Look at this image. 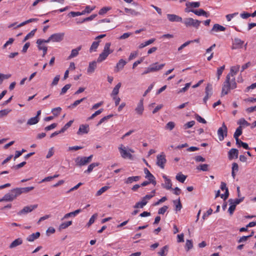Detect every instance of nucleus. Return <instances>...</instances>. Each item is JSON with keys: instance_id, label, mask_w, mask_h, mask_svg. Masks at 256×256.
<instances>
[{"instance_id": "nucleus-36", "label": "nucleus", "mask_w": 256, "mask_h": 256, "mask_svg": "<svg viewBox=\"0 0 256 256\" xmlns=\"http://www.w3.org/2000/svg\"><path fill=\"white\" fill-rule=\"evenodd\" d=\"M100 164L98 162H94L91 164L89 165L87 170H86L84 172L90 173L95 167L98 166Z\"/></svg>"}, {"instance_id": "nucleus-45", "label": "nucleus", "mask_w": 256, "mask_h": 256, "mask_svg": "<svg viewBox=\"0 0 256 256\" xmlns=\"http://www.w3.org/2000/svg\"><path fill=\"white\" fill-rule=\"evenodd\" d=\"M100 42V41H94L92 42V44L90 48V52H92V50H94V51L96 50V48H98V47L99 45Z\"/></svg>"}, {"instance_id": "nucleus-51", "label": "nucleus", "mask_w": 256, "mask_h": 256, "mask_svg": "<svg viewBox=\"0 0 256 256\" xmlns=\"http://www.w3.org/2000/svg\"><path fill=\"white\" fill-rule=\"evenodd\" d=\"M212 84H207L206 87V89H205L206 94L211 96L212 94Z\"/></svg>"}, {"instance_id": "nucleus-12", "label": "nucleus", "mask_w": 256, "mask_h": 256, "mask_svg": "<svg viewBox=\"0 0 256 256\" xmlns=\"http://www.w3.org/2000/svg\"><path fill=\"white\" fill-rule=\"evenodd\" d=\"M144 110V98H141L135 108V112L138 114L142 116Z\"/></svg>"}, {"instance_id": "nucleus-50", "label": "nucleus", "mask_w": 256, "mask_h": 256, "mask_svg": "<svg viewBox=\"0 0 256 256\" xmlns=\"http://www.w3.org/2000/svg\"><path fill=\"white\" fill-rule=\"evenodd\" d=\"M173 202L176 204V210L180 211L182 208V205L181 204L180 199L178 198V202H176V200H174Z\"/></svg>"}, {"instance_id": "nucleus-13", "label": "nucleus", "mask_w": 256, "mask_h": 256, "mask_svg": "<svg viewBox=\"0 0 256 256\" xmlns=\"http://www.w3.org/2000/svg\"><path fill=\"white\" fill-rule=\"evenodd\" d=\"M64 36V33H56L50 36L52 42H60L62 41Z\"/></svg>"}, {"instance_id": "nucleus-15", "label": "nucleus", "mask_w": 256, "mask_h": 256, "mask_svg": "<svg viewBox=\"0 0 256 256\" xmlns=\"http://www.w3.org/2000/svg\"><path fill=\"white\" fill-rule=\"evenodd\" d=\"M144 172L146 174V178H148V180H150V182H152V184L155 186L156 182L154 176L150 172L147 168L144 169Z\"/></svg>"}, {"instance_id": "nucleus-42", "label": "nucleus", "mask_w": 256, "mask_h": 256, "mask_svg": "<svg viewBox=\"0 0 256 256\" xmlns=\"http://www.w3.org/2000/svg\"><path fill=\"white\" fill-rule=\"evenodd\" d=\"M98 216V214L96 213L94 214H93L92 217L90 218L89 222L87 224V226L89 227L90 226H91L95 221L96 219L97 218Z\"/></svg>"}, {"instance_id": "nucleus-44", "label": "nucleus", "mask_w": 256, "mask_h": 256, "mask_svg": "<svg viewBox=\"0 0 256 256\" xmlns=\"http://www.w3.org/2000/svg\"><path fill=\"white\" fill-rule=\"evenodd\" d=\"M175 126L176 124L174 122H170L166 125L165 128L169 130H172L175 127Z\"/></svg>"}, {"instance_id": "nucleus-6", "label": "nucleus", "mask_w": 256, "mask_h": 256, "mask_svg": "<svg viewBox=\"0 0 256 256\" xmlns=\"http://www.w3.org/2000/svg\"><path fill=\"white\" fill-rule=\"evenodd\" d=\"M182 22L186 27L192 26L196 28H198L201 22L200 20L193 19L191 18H186L182 21Z\"/></svg>"}, {"instance_id": "nucleus-37", "label": "nucleus", "mask_w": 256, "mask_h": 256, "mask_svg": "<svg viewBox=\"0 0 256 256\" xmlns=\"http://www.w3.org/2000/svg\"><path fill=\"white\" fill-rule=\"evenodd\" d=\"M168 246H165L162 247L160 252H158V254L160 256H165L168 252Z\"/></svg>"}, {"instance_id": "nucleus-4", "label": "nucleus", "mask_w": 256, "mask_h": 256, "mask_svg": "<svg viewBox=\"0 0 256 256\" xmlns=\"http://www.w3.org/2000/svg\"><path fill=\"white\" fill-rule=\"evenodd\" d=\"M92 154L88 157L78 156L75 159L76 164L79 167L86 166L92 161Z\"/></svg>"}, {"instance_id": "nucleus-54", "label": "nucleus", "mask_w": 256, "mask_h": 256, "mask_svg": "<svg viewBox=\"0 0 256 256\" xmlns=\"http://www.w3.org/2000/svg\"><path fill=\"white\" fill-rule=\"evenodd\" d=\"M195 124V122L194 120H192L190 122H188L185 124L184 125V128L185 130L190 128L194 126Z\"/></svg>"}, {"instance_id": "nucleus-16", "label": "nucleus", "mask_w": 256, "mask_h": 256, "mask_svg": "<svg viewBox=\"0 0 256 256\" xmlns=\"http://www.w3.org/2000/svg\"><path fill=\"white\" fill-rule=\"evenodd\" d=\"M167 18L171 22H182V17L174 14H168Z\"/></svg>"}, {"instance_id": "nucleus-38", "label": "nucleus", "mask_w": 256, "mask_h": 256, "mask_svg": "<svg viewBox=\"0 0 256 256\" xmlns=\"http://www.w3.org/2000/svg\"><path fill=\"white\" fill-rule=\"evenodd\" d=\"M228 202H230V206L228 210V211L230 214H232L236 209V204H233V200L230 199Z\"/></svg>"}, {"instance_id": "nucleus-64", "label": "nucleus", "mask_w": 256, "mask_h": 256, "mask_svg": "<svg viewBox=\"0 0 256 256\" xmlns=\"http://www.w3.org/2000/svg\"><path fill=\"white\" fill-rule=\"evenodd\" d=\"M168 206H162V208H160L158 212V214H164L166 212V210H168Z\"/></svg>"}, {"instance_id": "nucleus-32", "label": "nucleus", "mask_w": 256, "mask_h": 256, "mask_svg": "<svg viewBox=\"0 0 256 256\" xmlns=\"http://www.w3.org/2000/svg\"><path fill=\"white\" fill-rule=\"evenodd\" d=\"M11 192L14 199H16L18 196L22 194V192L20 188H16L12 189Z\"/></svg>"}, {"instance_id": "nucleus-59", "label": "nucleus", "mask_w": 256, "mask_h": 256, "mask_svg": "<svg viewBox=\"0 0 256 256\" xmlns=\"http://www.w3.org/2000/svg\"><path fill=\"white\" fill-rule=\"evenodd\" d=\"M124 11L126 12V13H128V14H130L132 15H137L138 14V12H136L135 10H132V9H130V8H124Z\"/></svg>"}, {"instance_id": "nucleus-31", "label": "nucleus", "mask_w": 256, "mask_h": 256, "mask_svg": "<svg viewBox=\"0 0 256 256\" xmlns=\"http://www.w3.org/2000/svg\"><path fill=\"white\" fill-rule=\"evenodd\" d=\"M121 86V83L118 82L116 86L114 88L111 94L112 96H116L119 92V90Z\"/></svg>"}, {"instance_id": "nucleus-20", "label": "nucleus", "mask_w": 256, "mask_h": 256, "mask_svg": "<svg viewBox=\"0 0 256 256\" xmlns=\"http://www.w3.org/2000/svg\"><path fill=\"white\" fill-rule=\"evenodd\" d=\"M226 30V28L219 24H214L210 30V32H223Z\"/></svg>"}, {"instance_id": "nucleus-17", "label": "nucleus", "mask_w": 256, "mask_h": 256, "mask_svg": "<svg viewBox=\"0 0 256 256\" xmlns=\"http://www.w3.org/2000/svg\"><path fill=\"white\" fill-rule=\"evenodd\" d=\"M185 11L186 12H192L197 16H204L206 17L209 16V14H208L204 10H203L202 9H200L198 10H188L187 8H186Z\"/></svg>"}, {"instance_id": "nucleus-60", "label": "nucleus", "mask_w": 256, "mask_h": 256, "mask_svg": "<svg viewBox=\"0 0 256 256\" xmlns=\"http://www.w3.org/2000/svg\"><path fill=\"white\" fill-rule=\"evenodd\" d=\"M110 10V8L109 7H104L101 8L98 12L100 15H103L106 14L108 10Z\"/></svg>"}, {"instance_id": "nucleus-39", "label": "nucleus", "mask_w": 256, "mask_h": 256, "mask_svg": "<svg viewBox=\"0 0 256 256\" xmlns=\"http://www.w3.org/2000/svg\"><path fill=\"white\" fill-rule=\"evenodd\" d=\"M109 186H106L100 188L96 192V196H100L110 188Z\"/></svg>"}, {"instance_id": "nucleus-18", "label": "nucleus", "mask_w": 256, "mask_h": 256, "mask_svg": "<svg viewBox=\"0 0 256 256\" xmlns=\"http://www.w3.org/2000/svg\"><path fill=\"white\" fill-rule=\"evenodd\" d=\"M244 44V42L243 40H242L238 38H236L234 40L232 48L236 49L241 48Z\"/></svg>"}, {"instance_id": "nucleus-48", "label": "nucleus", "mask_w": 256, "mask_h": 256, "mask_svg": "<svg viewBox=\"0 0 256 256\" xmlns=\"http://www.w3.org/2000/svg\"><path fill=\"white\" fill-rule=\"evenodd\" d=\"M62 111L60 107H57L52 110V112L54 116H58Z\"/></svg>"}, {"instance_id": "nucleus-47", "label": "nucleus", "mask_w": 256, "mask_h": 256, "mask_svg": "<svg viewBox=\"0 0 256 256\" xmlns=\"http://www.w3.org/2000/svg\"><path fill=\"white\" fill-rule=\"evenodd\" d=\"M96 16H97L96 14H93L91 15L90 16L88 17H87L86 18H84L82 19V21H80V22H78H78H80V23H83V22H86V21L92 20H94Z\"/></svg>"}, {"instance_id": "nucleus-10", "label": "nucleus", "mask_w": 256, "mask_h": 256, "mask_svg": "<svg viewBox=\"0 0 256 256\" xmlns=\"http://www.w3.org/2000/svg\"><path fill=\"white\" fill-rule=\"evenodd\" d=\"M38 48V50H42L43 54L42 55V57H44L46 54L47 50H48V48L44 45V44H43V41L42 40V39H38L36 40V42Z\"/></svg>"}, {"instance_id": "nucleus-61", "label": "nucleus", "mask_w": 256, "mask_h": 256, "mask_svg": "<svg viewBox=\"0 0 256 256\" xmlns=\"http://www.w3.org/2000/svg\"><path fill=\"white\" fill-rule=\"evenodd\" d=\"M10 111L11 110L8 109L0 110V118L6 116Z\"/></svg>"}, {"instance_id": "nucleus-49", "label": "nucleus", "mask_w": 256, "mask_h": 256, "mask_svg": "<svg viewBox=\"0 0 256 256\" xmlns=\"http://www.w3.org/2000/svg\"><path fill=\"white\" fill-rule=\"evenodd\" d=\"M193 247L192 242V240H186V251H188L192 249Z\"/></svg>"}, {"instance_id": "nucleus-29", "label": "nucleus", "mask_w": 256, "mask_h": 256, "mask_svg": "<svg viewBox=\"0 0 256 256\" xmlns=\"http://www.w3.org/2000/svg\"><path fill=\"white\" fill-rule=\"evenodd\" d=\"M140 177V176H132L127 178L125 180V183L126 184H132L134 182L138 181Z\"/></svg>"}, {"instance_id": "nucleus-27", "label": "nucleus", "mask_w": 256, "mask_h": 256, "mask_svg": "<svg viewBox=\"0 0 256 256\" xmlns=\"http://www.w3.org/2000/svg\"><path fill=\"white\" fill-rule=\"evenodd\" d=\"M96 68V63L95 61L90 62L89 64L87 70L88 73L92 74L94 72Z\"/></svg>"}, {"instance_id": "nucleus-28", "label": "nucleus", "mask_w": 256, "mask_h": 256, "mask_svg": "<svg viewBox=\"0 0 256 256\" xmlns=\"http://www.w3.org/2000/svg\"><path fill=\"white\" fill-rule=\"evenodd\" d=\"M14 200V198L13 196V194H12L11 190L10 191V192L6 194L2 198V200H3V201H6V202H12Z\"/></svg>"}, {"instance_id": "nucleus-52", "label": "nucleus", "mask_w": 256, "mask_h": 256, "mask_svg": "<svg viewBox=\"0 0 256 256\" xmlns=\"http://www.w3.org/2000/svg\"><path fill=\"white\" fill-rule=\"evenodd\" d=\"M20 190H21V192H22V193H28V192H30V191L33 190L34 189V186H30V187H26V188H20Z\"/></svg>"}, {"instance_id": "nucleus-19", "label": "nucleus", "mask_w": 256, "mask_h": 256, "mask_svg": "<svg viewBox=\"0 0 256 256\" xmlns=\"http://www.w3.org/2000/svg\"><path fill=\"white\" fill-rule=\"evenodd\" d=\"M82 212L81 209H78L74 212L66 214L61 219L62 220L68 218L70 217H74L76 214Z\"/></svg>"}, {"instance_id": "nucleus-1", "label": "nucleus", "mask_w": 256, "mask_h": 256, "mask_svg": "<svg viewBox=\"0 0 256 256\" xmlns=\"http://www.w3.org/2000/svg\"><path fill=\"white\" fill-rule=\"evenodd\" d=\"M236 88V83L235 78H232L230 76V74H228L222 84V96L227 94L230 90L234 89Z\"/></svg>"}, {"instance_id": "nucleus-2", "label": "nucleus", "mask_w": 256, "mask_h": 256, "mask_svg": "<svg viewBox=\"0 0 256 256\" xmlns=\"http://www.w3.org/2000/svg\"><path fill=\"white\" fill-rule=\"evenodd\" d=\"M110 22V20L108 18L99 20L97 24L98 30L101 32H105L114 28L116 26L111 24Z\"/></svg>"}, {"instance_id": "nucleus-30", "label": "nucleus", "mask_w": 256, "mask_h": 256, "mask_svg": "<svg viewBox=\"0 0 256 256\" xmlns=\"http://www.w3.org/2000/svg\"><path fill=\"white\" fill-rule=\"evenodd\" d=\"M72 220L62 222L60 225L58 230H62L66 229V228H68V226H71L72 224Z\"/></svg>"}, {"instance_id": "nucleus-8", "label": "nucleus", "mask_w": 256, "mask_h": 256, "mask_svg": "<svg viewBox=\"0 0 256 256\" xmlns=\"http://www.w3.org/2000/svg\"><path fill=\"white\" fill-rule=\"evenodd\" d=\"M166 156L164 153H162L156 156V164L159 166L160 168H164V164L166 163Z\"/></svg>"}, {"instance_id": "nucleus-63", "label": "nucleus", "mask_w": 256, "mask_h": 256, "mask_svg": "<svg viewBox=\"0 0 256 256\" xmlns=\"http://www.w3.org/2000/svg\"><path fill=\"white\" fill-rule=\"evenodd\" d=\"M131 35H132V33H130V32L124 33L122 35L120 36L118 38L119 40H124V39L128 38Z\"/></svg>"}, {"instance_id": "nucleus-21", "label": "nucleus", "mask_w": 256, "mask_h": 256, "mask_svg": "<svg viewBox=\"0 0 256 256\" xmlns=\"http://www.w3.org/2000/svg\"><path fill=\"white\" fill-rule=\"evenodd\" d=\"M238 151L236 148H232L228 152V158L230 160H232L234 158H238Z\"/></svg>"}, {"instance_id": "nucleus-34", "label": "nucleus", "mask_w": 256, "mask_h": 256, "mask_svg": "<svg viewBox=\"0 0 256 256\" xmlns=\"http://www.w3.org/2000/svg\"><path fill=\"white\" fill-rule=\"evenodd\" d=\"M186 178V176L182 174V173L178 174L176 177V178L177 180L182 183L184 182Z\"/></svg>"}, {"instance_id": "nucleus-23", "label": "nucleus", "mask_w": 256, "mask_h": 256, "mask_svg": "<svg viewBox=\"0 0 256 256\" xmlns=\"http://www.w3.org/2000/svg\"><path fill=\"white\" fill-rule=\"evenodd\" d=\"M240 68L239 65L232 66L230 69V72L228 74H230V76L232 78H234V76L238 72Z\"/></svg>"}, {"instance_id": "nucleus-26", "label": "nucleus", "mask_w": 256, "mask_h": 256, "mask_svg": "<svg viewBox=\"0 0 256 256\" xmlns=\"http://www.w3.org/2000/svg\"><path fill=\"white\" fill-rule=\"evenodd\" d=\"M126 62L124 60H120L116 64L115 70L116 72H118L119 70H122L124 66L126 65Z\"/></svg>"}, {"instance_id": "nucleus-3", "label": "nucleus", "mask_w": 256, "mask_h": 256, "mask_svg": "<svg viewBox=\"0 0 256 256\" xmlns=\"http://www.w3.org/2000/svg\"><path fill=\"white\" fill-rule=\"evenodd\" d=\"M110 42L106 43L102 52L99 55L97 59V62H100L105 60L108 56L112 52L113 50L110 49Z\"/></svg>"}, {"instance_id": "nucleus-58", "label": "nucleus", "mask_w": 256, "mask_h": 256, "mask_svg": "<svg viewBox=\"0 0 256 256\" xmlns=\"http://www.w3.org/2000/svg\"><path fill=\"white\" fill-rule=\"evenodd\" d=\"M86 99V98H83L80 100H76L72 104L69 108H74L76 106H77L78 104H79L80 102H83Z\"/></svg>"}, {"instance_id": "nucleus-11", "label": "nucleus", "mask_w": 256, "mask_h": 256, "mask_svg": "<svg viewBox=\"0 0 256 256\" xmlns=\"http://www.w3.org/2000/svg\"><path fill=\"white\" fill-rule=\"evenodd\" d=\"M38 207V204L30 205L24 207L20 211L18 212V214L21 215L26 214L32 212Z\"/></svg>"}, {"instance_id": "nucleus-7", "label": "nucleus", "mask_w": 256, "mask_h": 256, "mask_svg": "<svg viewBox=\"0 0 256 256\" xmlns=\"http://www.w3.org/2000/svg\"><path fill=\"white\" fill-rule=\"evenodd\" d=\"M228 128L224 123H223L222 126L218 130L219 140L222 141L224 140V136H227Z\"/></svg>"}, {"instance_id": "nucleus-57", "label": "nucleus", "mask_w": 256, "mask_h": 256, "mask_svg": "<svg viewBox=\"0 0 256 256\" xmlns=\"http://www.w3.org/2000/svg\"><path fill=\"white\" fill-rule=\"evenodd\" d=\"M172 183L170 179H168L166 181L164 185V188H166L167 190H170L172 188Z\"/></svg>"}, {"instance_id": "nucleus-33", "label": "nucleus", "mask_w": 256, "mask_h": 256, "mask_svg": "<svg viewBox=\"0 0 256 256\" xmlns=\"http://www.w3.org/2000/svg\"><path fill=\"white\" fill-rule=\"evenodd\" d=\"M39 121V118H38L37 116H34L30 118L27 122L28 125H33L37 124Z\"/></svg>"}, {"instance_id": "nucleus-14", "label": "nucleus", "mask_w": 256, "mask_h": 256, "mask_svg": "<svg viewBox=\"0 0 256 256\" xmlns=\"http://www.w3.org/2000/svg\"><path fill=\"white\" fill-rule=\"evenodd\" d=\"M90 128L88 124H81L77 132L78 135L88 134L89 132Z\"/></svg>"}, {"instance_id": "nucleus-46", "label": "nucleus", "mask_w": 256, "mask_h": 256, "mask_svg": "<svg viewBox=\"0 0 256 256\" xmlns=\"http://www.w3.org/2000/svg\"><path fill=\"white\" fill-rule=\"evenodd\" d=\"M36 29H34V30H32L30 33H28L24 38V39L23 40L22 42H25L26 41L28 38H32V37L34 35V34H35V32L36 31Z\"/></svg>"}, {"instance_id": "nucleus-41", "label": "nucleus", "mask_w": 256, "mask_h": 256, "mask_svg": "<svg viewBox=\"0 0 256 256\" xmlns=\"http://www.w3.org/2000/svg\"><path fill=\"white\" fill-rule=\"evenodd\" d=\"M186 6L188 8H198L200 6L199 2H188L186 4Z\"/></svg>"}, {"instance_id": "nucleus-35", "label": "nucleus", "mask_w": 256, "mask_h": 256, "mask_svg": "<svg viewBox=\"0 0 256 256\" xmlns=\"http://www.w3.org/2000/svg\"><path fill=\"white\" fill-rule=\"evenodd\" d=\"M209 165L208 164H202L196 167L198 170H202L203 172L208 171Z\"/></svg>"}, {"instance_id": "nucleus-25", "label": "nucleus", "mask_w": 256, "mask_h": 256, "mask_svg": "<svg viewBox=\"0 0 256 256\" xmlns=\"http://www.w3.org/2000/svg\"><path fill=\"white\" fill-rule=\"evenodd\" d=\"M22 244V240L21 238H18L14 240L10 245L9 248H13L18 246H20Z\"/></svg>"}, {"instance_id": "nucleus-9", "label": "nucleus", "mask_w": 256, "mask_h": 256, "mask_svg": "<svg viewBox=\"0 0 256 256\" xmlns=\"http://www.w3.org/2000/svg\"><path fill=\"white\" fill-rule=\"evenodd\" d=\"M118 150L122 158H128L130 159L132 158V155L126 150V147L123 144H121L120 145Z\"/></svg>"}, {"instance_id": "nucleus-56", "label": "nucleus", "mask_w": 256, "mask_h": 256, "mask_svg": "<svg viewBox=\"0 0 256 256\" xmlns=\"http://www.w3.org/2000/svg\"><path fill=\"white\" fill-rule=\"evenodd\" d=\"M73 120H70L68 123H66L64 126L60 130L61 132L62 133L64 132L69 127L71 126L73 122Z\"/></svg>"}, {"instance_id": "nucleus-5", "label": "nucleus", "mask_w": 256, "mask_h": 256, "mask_svg": "<svg viewBox=\"0 0 256 256\" xmlns=\"http://www.w3.org/2000/svg\"><path fill=\"white\" fill-rule=\"evenodd\" d=\"M164 66L165 64H162L160 65H158V62L152 64L146 68V69L142 73V74L144 75L148 73L158 71L162 69Z\"/></svg>"}, {"instance_id": "nucleus-40", "label": "nucleus", "mask_w": 256, "mask_h": 256, "mask_svg": "<svg viewBox=\"0 0 256 256\" xmlns=\"http://www.w3.org/2000/svg\"><path fill=\"white\" fill-rule=\"evenodd\" d=\"M242 134V126H240L236 130L234 134V138H238Z\"/></svg>"}, {"instance_id": "nucleus-22", "label": "nucleus", "mask_w": 256, "mask_h": 256, "mask_svg": "<svg viewBox=\"0 0 256 256\" xmlns=\"http://www.w3.org/2000/svg\"><path fill=\"white\" fill-rule=\"evenodd\" d=\"M82 46H78L76 48L72 50L70 54L68 56V59L70 60L76 56L78 54V52L81 50Z\"/></svg>"}, {"instance_id": "nucleus-24", "label": "nucleus", "mask_w": 256, "mask_h": 256, "mask_svg": "<svg viewBox=\"0 0 256 256\" xmlns=\"http://www.w3.org/2000/svg\"><path fill=\"white\" fill-rule=\"evenodd\" d=\"M40 236V233L39 232H36L30 235L26 238V240L30 242H32L38 238Z\"/></svg>"}, {"instance_id": "nucleus-62", "label": "nucleus", "mask_w": 256, "mask_h": 256, "mask_svg": "<svg viewBox=\"0 0 256 256\" xmlns=\"http://www.w3.org/2000/svg\"><path fill=\"white\" fill-rule=\"evenodd\" d=\"M195 117L196 120L202 123V124H206V120L202 118L200 116H199L198 114H195Z\"/></svg>"}, {"instance_id": "nucleus-53", "label": "nucleus", "mask_w": 256, "mask_h": 256, "mask_svg": "<svg viewBox=\"0 0 256 256\" xmlns=\"http://www.w3.org/2000/svg\"><path fill=\"white\" fill-rule=\"evenodd\" d=\"M103 108H100V110L96 111L90 117L88 118V120H90L93 119L94 117L100 114L103 112Z\"/></svg>"}, {"instance_id": "nucleus-55", "label": "nucleus", "mask_w": 256, "mask_h": 256, "mask_svg": "<svg viewBox=\"0 0 256 256\" xmlns=\"http://www.w3.org/2000/svg\"><path fill=\"white\" fill-rule=\"evenodd\" d=\"M71 86V84H66L65 86H64L62 90H61V92L60 93V95H63L64 94H66L67 92V90L70 88Z\"/></svg>"}, {"instance_id": "nucleus-43", "label": "nucleus", "mask_w": 256, "mask_h": 256, "mask_svg": "<svg viewBox=\"0 0 256 256\" xmlns=\"http://www.w3.org/2000/svg\"><path fill=\"white\" fill-rule=\"evenodd\" d=\"M38 20V19H37V18H30L27 20H26V21L20 23V24H18L17 26V27L18 28L21 27V26H24V25H25L27 24H28L30 22H36Z\"/></svg>"}]
</instances>
